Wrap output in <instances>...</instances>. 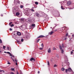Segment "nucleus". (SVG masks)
<instances>
[{"label":"nucleus","instance_id":"79ce46f5","mask_svg":"<svg viewBox=\"0 0 74 74\" xmlns=\"http://www.w3.org/2000/svg\"><path fill=\"white\" fill-rule=\"evenodd\" d=\"M21 42H23V39H21Z\"/></svg>","mask_w":74,"mask_h":74},{"label":"nucleus","instance_id":"13d9d810","mask_svg":"<svg viewBox=\"0 0 74 74\" xmlns=\"http://www.w3.org/2000/svg\"><path fill=\"white\" fill-rule=\"evenodd\" d=\"M17 41V42H19V41H18V40H17V41Z\"/></svg>","mask_w":74,"mask_h":74},{"label":"nucleus","instance_id":"f03ea898","mask_svg":"<svg viewBox=\"0 0 74 74\" xmlns=\"http://www.w3.org/2000/svg\"><path fill=\"white\" fill-rule=\"evenodd\" d=\"M29 60L30 61H34H34H35V59L33 58H32L31 59Z\"/></svg>","mask_w":74,"mask_h":74},{"label":"nucleus","instance_id":"2f4dec72","mask_svg":"<svg viewBox=\"0 0 74 74\" xmlns=\"http://www.w3.org/2000/svg\"><path fill=\"white\" fill-rule=\"evenodd\" d=\"M64 29H65V27H63L62 28V30H64Z\"/></svg>","mask_w":74,"mask_h":74},{"label":"nucleus","instance_id":"f257e3e1","mask_svg":"<svg viewBox=\"0 0 74 74\" xmlns=\"http://www.w3.org/2000/svg\"><path fill=\"white\" fill-rule=\"evenodd\" d=\"M35 26L36 25L35 24H32L31 25V26H30V27H31V28H32V29H34V28L35 27Z\"/></svg>","mask_w":74,"mask_h":74},{"label":"nucleus","instance_id":"680f3d73","mask_svg":"<svg viewBox=\"0 0 74 74\" xmlns=\"http://www.w3.org/2000/svg\"><path fill=\"white\" fill-rule=\"evenodd\" d=\"M3 71V72H5V71Z\"/></svg>","mask_w":74,"mask_h":74},{"label":"nucleus","instance_id":"f8f14e48","mask_svg":"<svg viewBox=\"0 0 74 74\" xmlns=\"http://www.w3.org/2000/svg\"><path fill=\"white\" fill-rule=\"evenodd\" d=\"M59 47H60V50H63V49H62V46L60 45Z\"/></svg>","mask_w":74,"mask_h":74},{"label":"nucleus","instance_id":"7ed1b4c3","mask_svg":"<svg viewBox=\"0 0 74 74\" xmlns=\"http://www.w3.org/2000/svg\"><path fill=\"white\" fill-rule=\"evenodd\" d=\"M21 27L23 29H25L26 28V27L24 25H22L21 26Z\"/></svg>","mask_w":74,"mask_h":74},{"label":"nucleus","instance_id":"864d4df0","mask_svg":"<svg viewBox=\"0 0 74 74\" xmlns=\"http://www.w3.org/2000/svg\"><path fill=\"white\" fill-rule=\"evenodd\" d=\"M67 40V38H65L64 40Z\"/></svg>","mask_w":74,"mask_h":74},{"label":"nucleus","instance_id":"0e129e2a","mask_svg":"<svg viewBox=\"0 0 74 74\" xmlns=\"http://www.w3.org/2000/svg\"><path fill=\"white\" fill-rule=\"evenodd\" d=\"M14 58V59H15V58L14 57V58Z\"/></svg>","mask_w":74,"mask_h":74},{"label":"nucleus","instance_id":"5fc2aeb1","mask_svg":"<svg viewBox=\"0 0 74 74\" xmlns=\"http://www.w3.org/2000/svg\"><path fill=\"white\" fill-rule=\"evenodd\" d=\"M2 71H3V70H0V72H1Z\"/></svg>","mask_w":74,"mask_h":74},{"label":"nucleus","instance_id":"c756f323","mask_svg":"<svg viewBox=\"0 0 74 74\" xmlns=\"http://www.w3.org/2000/svg\"><path fill=\"white\" fill-rule=\"evenodd\" d=\"M39 49L40 50H42L43 49V48H40Z\"/></svg>","mask_w":74,"mask_h":74},{"label":"nucleus","instance_id":"cd10ccee","mask_svg":"<svg viewBox=\"0 0 74 74\" xmlns=\"http://www.w3.org/2000/svg\"><path fill=\"white\" fill-rule=\"evenodd\" d=\"M61 8L62 9V10H64V8H63V6H61Z\"/></svg>","mask_w":74,"mask_h":74},{"label":"nucleus","instance_id":"c9c22d12","mask_svg":"<svg viewBox=\"0 0 74 74\" xmlns=\"http://www.w3.org/2000/svg\"><path fill=\"white\" fill-rule=\"evenodd\" d=\"M14 25L13 24H12V25H10V26L11 27H12V26H14Z\"/></svg>","mask_w":74,"mask_h":74},{"label":"nucleus","instance_id":"6e6d98bb","mask_svg":"<svg viewBox=\"0 0 74 74\" xmlns=\"http://www.w3.org/2000/svg\"><path fill=\"white\" fill-rule=\"evenodd\" d=\"M72 37H74V34H73V35H72Z\"/></svg>","mask_w":74,"mask_h":74},{"label":"nucleus","instance_id":"e2e57ef3","mask_svg":"<svg viewBox=\"0 0 74 74\" xmlns=\"http://www.w3.org/2000/svg\"><path fill=\"white\" fill-rule=\"evenodd\" d=\"M32 8L33 9L34 8V7H32Z\"/></svg>","mask_w":74,"mask_h":74},{"label":"nucleus","instance_id":"a211bd4d","mask_svg":"<svg viewBox=\"0 0 74 74\" xmlns=\"http://www.w3.org/2000/svg\"><path fill=\"white\" fill-rule=\"evenodd\" d=\"M10 56H11L12 57H13V58H14V56L12 55V54H10Z\"/></svg>","mask_w":74,"mask_h":74},{"label":"nucleus","instance_id":"a878e982","mask_svg":"<svg viewBox=\"0 0 74 74\" xmlns=\"http://www.w3.org/2000/svg\"><path fill=\"white\" fill-rule=\"evenodd\" d=\"M23 5H21L20 6V8H23Z\"/></svg>","mask_w":74,"mask_h":74},{"label":"nucleus","instance_id":"9d476101","mask_svg":"<svg viewBox=\"0 0 74 74\" xmlns=\"http://www.w3.org/2000/svg\"><path fill=\"white\" fill-rule=\"evenodd\" d=\"M29 35H30V34H29V33H28V35L26 37L27 38H29Z\"/></svg>","mask_w":74,"mask_h":74},{"label":"nucleus","instance_id":"473e14b6","mask_svg":"<svg viewBox=\"0 0 74 74\" xmlns=\"http://www.w3.org/2000/svg\"><path fill=\"white\" fill-rule=\"evenodd\" d=\"M21 21H24V19H23V18H21Z\"/></svg>","mask_w":74,"mask_h":74},{"label":"nucleus","instance_id":"6ab92c4d","mask_svg":"<svg viewBox=\"0 0 74 74\" xmlns=\"http://www.w3.org/2000/svg\"><path fill=\"white\" fill-rule=\"evenodd\" d=\"M35 3L36 5H38V3L37 2H35Z\"/></svg>","mask_w":74,"mask_h":74},{"label":"nucleus","instance_id":"9b49d317","mask_svg":"<svg viewBox=\"0 0 74 74\" xmlns=\"http://www.w3.org/2000/svg\"><path fill=\"white\" fill-rule=\"evenodd\" d=\"M48 53H51V48H49L48 50Z\"/></svg>","mask_w":74,"mask_h":74},{"label":"nucleus","instance_id":"39448f33","mask_svg":"<svg viewBox=\"0 0 74 74\" xmlns=\"http://www.w3.org/2000/svg\"><path fill=\"white\" fill-rule=\"evenodd\" d=\"M45 36L43 35H40L38 37V38H44Z\"/></svg>","mask_w":74,"mask_h":74},{"label":"nucleus","instance_id":"de8ad7c7","mask_svg":"<svg viewBox=\"0 0 74 74\" xmlns=\"http://www.w3.org/2000/svg\"><path fill=\"white\" fill-rule=\"evenodd\" d=\"M67 71H68L67 69H66V70L65 71H66V73H67Z\"/></svg>","mask_w":74,"mask_h":74},{"label":"nucleus","instance_id":"3c124183","mask_svg":"<svg viewBox=\"0 0 74 74\" xmlns=\"http://www.w3.org/2000/svg\"><path fill=\"white\" fill-rule=\"evenodd\" d=\"M1 16H3V14H1Z\"/></svg>","mask_w":74,"mask_h":74},{"label":"nucleus","instance_id":"8fccbe9b","mask_svg":"<svg viewBox=\"0 0 74 74\" xmlns=\"http://www.w3.org/2000/svg\"><path fill=\"white\" fill-rule=\"evenodd\" d=\"M8 64H10V63L9 62H8Z\"/></svg>","mask_w":74,"mask_h":74},{"label":"nucleus","instance_id":"bb28decb","mask_svg":"<svg viewBox=\"0 0 74 74\" xmlns=\"http://www.w3.org/2000/svg\"><path fill=\"white\" fill-rule=\"evenodd\" d=\"M7 53H8V54H10H10H11L10 52H7Z\"/></svg>","mask_w":74,"mask_h":74},{"label":"nucleus","instance_id":"58836bf2","mask_svg":"<svg viewBox=\"0 0 74 74\" xmlns=\"http://www.w3.org/2000/svg\"><path fill=\"white\" fill-rule=\"evenodd\" d=\"M14 60H15V62H17V60H16V59H14Z\"/></svg>","mask_w":74,"mask_h":74},{"label":"nucleus","instance_id":"2eb2a0df","mask_svg":"<svg viewBox=\"0 0 74 74\" xmlns=\"http://www.w3.org/2000/svg\"><path fill=\"white\" fill-rule=\"evenodd\" d=\"M61 51L62 53H64V50H61Z\"/></svg>","mask_w":74,"mask_h":74},{"label":"nucleus","instance_id":"e433bc0d","mask_svg":"<svg viewBox=\"0 0 74 74\" xmlns=\"http://www.w3.org/2000/svg\"><path fill=\"white\" fill-rule=\"evenodd\" d=\"M62 48H64V45L63 44H62Z\"/></svg>","mask_w":74,"mask_h":74},{"label":"nucleus","instance_id":"1a4fd4ad","mask_svg":"<svg viewBox=\"0 0 74 74\" xmlns=\"http://www.w3.org/2000/svg\"><path fill=\"white\" fill-rule=\"evenodd\" d=\"M27 14L28 16H30V15H32V13H30V12H28L27 13Z\"/></svg>","mask_w":74,"mask_h":74},{"label":"nucleus","instance_id":"6e6552de","mask_svg":"<svg viewBox=\"0 0 74 74\" xmlns=\"http://www.w3.org/2000/svg\"><path fill=\"white\" fill-rule=\"evenodd\" d=\"M17 34L18 36H21V33L19 32H17Z\"/></svg>","mask_w":74,"mask_h":74},{"label":"nucleus","instance_id":"ea45409f","mask_svg":"<svg viewBox=\"0 0 74 74\" xmlns=\"http://www.w3.org/2000/svg\"><path fill=\"white\" fill-rule=\"evenodd\" d=\"M7 49H8V50H9V49H10V47H7Z\"/></svg>","mask_w":74,"mask_h":74},{"label":"nucleus","instance_id":"7c9ffc66","mask_svg":"<svg viewBox=\"0 0 74 74\" xmlns=\"http://www.w3.org/2000/svg\"><path fill=\"white\" fill-rule=\"evenodd\" d=\"M1 43H2V41H1V40L0 39V43L1 44Z\"/></svg>","mask_w":74,"mask_h":74},{"label":"nucleus","instance_id":"4468645a","mask_svg":"<svg viewBox=\"0 0 74 74\" xmlns=\"http://www.w3.org/2000/svg\"><path fill=\"white\" fill-rule=\"evenodd\" d=\"M68 70L69 71H72V69H71V68H69Z\"/></svg>","mask_w":74,"mask_h":74},{"label":"nucleus","instance_id":"5701e85b","mask_svg":"<svg viewBox=\"0 0 74 74\" xmlns=\"http://www.w3.org/2000/svg\"><path fill=\"white\" fill-rule=\"evenodd\" d=\"M11 59H12V60H13V62H15V61H14V58H12V57H11Z\"/></svg>","mask_w":74,"mask_h":74},{"label":"nucleus","instance_id":"0eeeda50","mask_svg":"<svg viewBox=\"0 0 74 74\" xmlns=\"http://www.w3.org/2000/svg\"><path fill=\"white\" fill-rule=\"evenodd\" d=\"M35 14L37 17H39V16H40V14H39L38 13H36Z\"/></svg>","mask_w":74,"mask_h":74},{"label":"nucleus","instance_id":"412c9836","mask_svg":"<svg viewBox=\"0 0 74 74\" xmlns=\"http://www.w3.org/2000/svg\"><path fill=\"white\" fill-rule=\"evenodd\" d=\"M11 70L12 71H15V69L14 68H12Z\"/></svg>","mask_w":74,"mask_h":74},{"label":"nucleus","instance_id":"09e8293b","mask_svg":"<svg viewBox=\"0 0 74 74\" xmlns=\"http://www.w3.org/2000/svg\"><path fill=\"white\" fill-rule=\"evenodd\" d=\"M11 74H15L14 73H13L12 72H11Z\"/></svg>","mask_w":74,"mask_h":74},{"label":"nucleus","instance_id":"774afa93","mask_svg":"<svg viewBox=\"0 0 74 74\" xmlns=\"http://www.w3.org/2000/svg\"><path fill=\"white\" fill-rule=\"evenodd\" d=\"M51 29H52V27H51Z\"/></svg>","mask_w":74,"mask_h":74},{"label":"nucleus","instance_id":"ddd939ff","mask_svg":"<svg viewBox=\"0 0 74 74\" xmlns=\"http://www.w3.org/2000/svg\"><path fill=\"white\" fill-rule=\"evenodd\" d=\"M16 15L17 16H19V12L16 13Z\"/></svg>","mask_w":74,"mask_h":74},{"label":"nucleus","instance_id":"a18cd8bd","mask_svg":"<svg viewBox=\"0 0 74 74\" xmlns=\"http://www.w3.org/2000/svg\"><path fill=\"white\" fill-rule=\"evenodd\" d=\"M56 49V48L55 47L53 48V50H55Z\"/></svg>","mask_w":74,"mask_h":74},{"label":"nucleus","instance_id":"b1692460","mask_svg":"<svg viewBox=\"0 0 74 74\" xmlns=\"http://www.w3.org/2000/svg\"><path fill=\"white\" fill-rule=\"evenodd\" d=\"M12 23V22H10V23H9V26H10V25H11Z\"/></svg>","mask_w":74,"mask_h":74},{"label":"nucleus","instance_id":"4c0bfd02","mask_svg":"<svg viewBox=\"0 0 74 74\" xmlns=\"http://www.w3.org/2000/svg\"><path fill=\"white\" fill-rule=\"evenodd\" d=\"M16 73L17 74H19V72H18V71H17Z\"/></svg>","mask_w":74,"mask_h":74},{"label":"nucleus","instance_id":"c85d7f7f","mask_svg":"<svg viewBox=\"0 0 74 74\" xmlns=\"http://www.w3.org/2000/svg\"><path fill=\"white\" fill-rule=\"evenodd\" d=\"M40 40V39H39L37 40V42H38V41Z\"/></svg>","mask_w":74,"mask_h":74},{"label":"nucleus","instance_id":"bf43d9fd","mask_svg":"<svg viewBox=\"0 0 74 74\" xmlns=\"http://www.w3.org/2000/svg\"><path fill=\"white\" fill-rule=\"evenodd\" d=\"M38 74H39V73H40V71H38Z\"/></svg>","mask_w":74,"mask_h":74},{"label":"nucleus","instance_id":"4be33fe9","mask_svg":"<svg viewBox=\"0 0 74 74\" xmlns=\"http://www.w3.org/2000/svg\"><path fill=\"white\" fill-rule=\"evenodd\" d=\"M41 47H42V48L44 47V45L43 44V43H42L41 45Z\"/></svg>","mask_w":74,"mask_h":74},{"label":"nucleus","instance_id":"603ef678","mask_svg":"<svg viewBox=\"0 0 74 74\" xmlns=\"http://www.w3.org/2000/svg\"><path fill=\"white\" fill-rule=\"evenodd\" d=\"M71 54H72V53H73V51H71Z\"/></svg>","mask_w":74,"mask_h":74},{"label":"nucleus","instance_id":"69168bd1","mask_svg":"<svg viewBox=\"0 0 74 74\" xmlns=\"http://www.w3.org/2000/svg\"><path fill=\"white\" fill-rule=\"evenodd\" d=\"M20 74H22V73H21Z\"/></svg>","mask_w":74,"mask_h":74},{"label":"nucleus","instance_id":"a19ab883","mask_svg":"<svg viewBox=\"0 0 74 74\" xmlns=\"http://www.w3.org/2000/svg\"><path fill=\"white\" fill-rule=\"evenodd\" d=\"M67 36H68V33H67L66 35V37H67Z\"/></svg>","mask_w":74,"mask_h":74},{"label":"nucleus","instance_id":"c03bdc74","mask_svg":"<svg viewBox=\"0 0 74 74\" xmlns=\"http://www.w3.org/2000/svg\"><path fill=\"white\" fill-rule=\"evenodd\" d=\"M3 49H5V46H3Z\"/></svg>","mask_w":74,"mask_h":74},{"label":"nucleus","instance_id":"dca6fc26","mask_svg":"<svg viewBox=\"0 0 74 74\" xmlns=\"http://www.w3.org/2000/svg\"><path fill=\"white\" fill-rule=\"evenodd\" d=\"M47 65L48 66L50 65V64L49 62V61H47Z\"/></svg>","mask_w":74,"mask_h":74},{"label":"nucleus","instance_id":"20e7f679","mask_svg":"<svg viewBox=\"0 0 74 74\" xmlns=\"http://www.w3.org/2000/svg\"><path fill=\"white\" fill-rule=\"evenodd\" d=\"M72 3V2L70 1H69L67 2V4L68 5H71V4Z\"/></svg>","mask_w":74,"mask_h":74},{"label":"nucleus","instance_id":"423d86ee","mask_svg":"<svg viewBox=\"0 0 74 74\" xmlns=\"http://www.w3.org/2000/svg\"><path fill=\"white\" fill-rule=\"evenodd\" d=\"M28 21H29V22H33L34 21V20L33 19V20H32V19L30 18H29L28 19Z\"/></svg>","mask_w":74,"mask_h":74},{"label":"nucleus","instance_id":"f704fd0d","mask_svg":"<svg viewBox=\"0 0 74 74\" xmlns=\"http://www.w3.org/2000/svg\"><path fill=\"white\" fill-rule=\"evenodd\" d=\"M57 66H58V65H56L55 64L54 66V67H56V66L57 67Z\"/></svg>","mask_w":74,"mask_h":74},{"label":"nucleus","instance_id":"052dcab7","mask_svg":"<svg viewBox=\"0 0 74 74\" xmlns=\"http://www.w3.org/2000/svg\"><path fill=\"white\" fill-rule=\"evenodd\" d=\"M4 53H7V52H5V51H4Z\"/></svg>","mask_w":74,"mask_h":74},{"label":"nucleus","instance_id":"72a5a7b5","mask_svg":"<svg viewBox=\"0 0 74 74\" xmlns=\"http://www.w3.org/2000/svg\"><path fill=\"white\" fill-rule=\"evenodd\" d=\"M58 29H56L54 30V32H56V31H58Z\"/></svg>","mask_w":74,"mask_h":74},{"label":"nucleus","instance_id":"49530a36","mask_svg":"<svg viewBox=\"0 0 74 74\" xmlns=\"http://www.w3.org/2000/svg\"><path fill=\"white\" fill-rule=\"evenodd\" d=\"M10 31H12V29L11 28L10 29Z\"/></svg>","mask_w":74,"mask_h":74},{"label":"nucleus","instance_id":"393cba45","mask_svg":"<svg viewBox=\"0 0 74 74\" xmlns=\"http://www.w3.org/2000/svg\"><path fill=\"white\" fill-rule=\"evenodd\" d=\"M31 10L33 12H34V10L32 9H31Z\"/></svg>","mask_w":74,"mask_h":74},{"label":"nucleus","instance_id":"aec40b11","mask_svg":"<svg viewBox=\"0 0 74 74\" xmlns=\"http://www.w3.org/2000/svg\"><path fill=\"white\" fill-rule=\"evenodd\" d=\"M62 71H64V68H62L61 69Z\"/></svg>","mask_w":74,"mask_h":74},{"label":"nucleus","instance_id":"37998d69","mask_svg":"<svg viewBox=\"0 0 74 74\" xmlns=\"http://www.w3.org/2000/svg\"><path fill=\"white\" fill-rule=\"evenodd\" d=\"M16 66H18V63H17V62H16Z\"/></svg>","mask_w":74,"mask_h":74},{"label":"nucleus","instance_id":"4d7b16f0","mask_svg":"<svg viewBox=\"0 0 74 74\" xmlns=\"http://www.w3.org/2000/svg\"><path fill=\"white\" fill-rule=\"evenodd\" d=\"M60 31L61 32H62V31L61 30H60Z\"/></svg>","mask_w":74,"mask_h":74},{"label":"nucleus","instance_id":"f3484780","mask_svg":"<svg viewBox=\"0 0 74 74\" xmlns=\"http://www.w3.org/2000/svg\"><path fill=\"white\" fill-rule=\"evenodd\" d=\"M53 32H50V35H52V34H53Z\"/></svg>","mask_w":74,"mask_h":74},{"label":"nucleus","instance_id":"338daca9","mask_svg":"<svg viewBox=\"0 0 74 74\" xmlns=\"http://www.w3.org/2000/svg\"><path fill=\"white\" fill-rule=\"evenodd\" d=\"M1 51H0V53H1Z\"/></svg>","mask_w":74,"mask_h":74}]
</instances>
